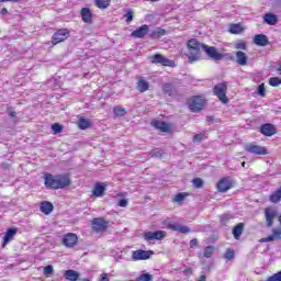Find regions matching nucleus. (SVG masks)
I'll return each mask as SVG.
<instances>
[{
    "label": "nucleus",
    "mask_w": 281,
    "mask_h": 281,
    "mask_svg": "<svg viewBox=\"0 0 281 281\" xmlns=\"http://www.w3.org/2000/svg\"><path fill=\"white\" fill-rule=\"evenodd\" d=\"M187 49H188V60L192 65L193 63H199L201 60V49L206 54L211 60H215L218 63V60H223L225 58V55L221 54L218 49L214 46H210L207 44H203L199 42L196 38H190L187 42Z\"/></svg>",
    "instance_id": "1"
},
{
    "label": "nucleus",
    "mask_w": 281,
    "mask_h": 281,
    "mask_svg": "<svg viewBox=\"0 0 281 281\" xmlns=\"http://www.w3.org/2000/svg\"><path fill=\"white\" fill-rule=\"evenodd\" d=\"M44 186L47 190H65L71 186V176L69 173L63 175H44Z\"/></svg>",
    "instance_id": "2"
},
{
    "label": "nucleus",
    "mask_w": 281,
    "mask_h": 281,
    "mask_svg": "<svg viewBox=\"0 0 281 281\" xmlns=\"http://www.w3.org/2000/svg\"><path fill=\"white\" fill-rule=\"evenodd\" d=\"M188 109L192 113H201L205 109V105L207 104V99H205L204 95H192L187 100Z\"/></svg>",
    "instance_id": "3"
},
{
    "label": "nucleus",
    "mask_w": 281,
    "mask_h": 281,
    "mask_svg": "<svg viewBox=\"0 0 281 281\" xmlns=\"http://www.w3.org/2000/svg\"><path fill=\"white\" fill-rule=\"evenodd\" d=\"M227 81H223L213 87V94L222 102V104H229V98H227Z\"/></svg>",
    "instance_id": "4"
},
{
    "label": "nucleus",
    "mask_w": 281,
    "mask_h": 281,
    "mask_svg": "<svg viewBox=\"0 0 281 281\" xmlns=\"http://www.w3.org/2000/svg\"><path fill=\"white\" fill-rule=\"evenodd\" d=\"M111 224L104 217H94L91 222V227L95 234H104Z\"/></svg>",
    "instance_id": "5"
},
{
    "label": "nucleus",
    "mask_w": 281,
    "mask_h": 281,
    "mask_svg": "<svg viewBox=\"0 0 281 281\" xmlns=\"http://www.w3.org/2000/svg\"><path fill=\"white\" fill-rule=\"evenodd\" d=\"M151 65H161L162 67H177L175 60L168 59L161 54H155L151 56Z\"/></svg>",
    "instance_id": "6"
},
{
    "label": "nucleus",
    "mask_w": 281,
    "mask_h": 281,
    "mask_svg": "<svg viewBox=\"0 0 281 281\" xmlns=\"http://www.w3.org/2000/svg\"><path fill=\"white\" fill-rule=\"evenodd\" d=\"M244 150L246 153H249L250 155H269V150L265 146L256 145V143H250L244 147Z\"/></svg>",
    "instance_id": "7"
},
{
    "label": "nucleus",
    "mask_w": 281,
    "mask_h": 281,
    "mask_svg": "<svg viewBox=\"0 0 281 281\" xmlns=\"http://www.w3.org/2000/svg\"><path fill=\"white\" fill-rule=\"evenodd\" d=\"M263 214L266 220V226L273 227V223L276 222V218H278V210L268 206L263 210Z\"/></svg>",
    "instance_id": "8"
},
{
    "label": "nucleus",
    "mask_w": 281,
    "mask_h": 281,
    "mask_svg": "<svg viewBox=\"0 0 281 281\" xmlns=\"http://www.w3.org/2000/svg\"><path fill=\"white\" fill-rule=\"evenodd\" d=\"M69 30L68 29H59L53 36H52V44L58 45V43H65L69 38Z\"/></svg>",
    "instance_id": "9"
},
{
    "label": "nucleus",
    "mask_w": 281,
    "mask_h": 281,
    "mask_svg": "<svg viewBox=\"0 0 281 281\" xmlns=\"http://www.w3.org/2000/svg\"><path fill=\"white\" fill-rule=\"evenodd\" d=\"M61 243L68 249H74L78 245V235L76 233H67L63 236Z\"/></svg>",
    "instance_id": "10"
},
{
    "label": "nucleus",
    "mask_w": 281,
    "mask_h": 281,
    "mask_svg": "<svg viewBox=\"0 0 281 281\" xmlns=\"http://www.w3.org/2000/svg\"><path fill=\"white\" fill-rule=\"evenodd\" d=\"M234 188V181L229 178H222L216 183V190L217 192H228V190H232Z\"/></svg>",
    "instance_id": "11"
},
{
    "label": "nucleus",
    "mask_w": 281,
    "mask_h": 281,
    "mask_svg": "<svg viewBox=\"0 0 281 281\" xmlns=\"http://www.w3.org/2000/svg\"><path fill=\"white\" fill-rule=\"evenodd\" d=\"M151 126H154V128L157 131H160V133H172V124L165 121L153 120Z\"/></svg>",
    "instance_id": "12"
},
{
    "label": "nucleus",
    "mask_w": 281,
    "mask_h": 281,
    "mask_svg": "<svg viewBox=\"0 0 281 281\" xmlns=\"http://www.w3.org/2000/svg\"><path fill=\"white\" fill-rule=\"evenodd\" d=\"M166 236H168V233L165 231L143 233V238H145V240H164Z\"/></svg>",
    "instance_id": "13"
},
{
    "label": "nucleus",
    "mask_w": 281,
    "mask_h": 281,
    "mask_svg": "<svg viewBox=\"0 0 281 281\" xmlns=\"http://www.w3.org/2000/svg\"><path fill=\"white\" fill-rule=\"evenodd\" d=\"M155 254V251L153 250H143V249H138V250H134L132 254V260H149L150 256H153Z\"/></svg>",
    "instance_id": "14"
},
{
    "label": "nucleus",
    "mask_w": 281,
    "mask_h": 281,
    "mask_svg": "<svg viewBox=\"0 0 281 281\" xmlns=\"http://www.w3.org/2000/svg\"><path fill=\"white\" fill-rule=\"evenodd\" d=\"M260 133L261 135H265V137H273L278 131L276 130V125L271 123H265L260 126Z\"/></svg>",
    "instance_id": "15"
},
{
    "label": "nucleus",
    "mask_w": 281,
    "mask_h": 281,
    "mask_svg": "<svg viewBox=\"0 0 281 281\" xmlns=\"http://www.w3.org/2000/svg\"><path fill=\"white\" fill-rule=\"evenodd\" d=\"M18 232H19V228L16 227L9 228L7 231L5 235L3 236L2 249H5V247H8L10 241L14 240V237L16 236Z\"/></svg>",
    "instance_id": "16"
},
{
    "label": "nucleus",
    "mask_w": 281,
    "mask_h": 281,
    "mask_svg": "<svg viewBox=\"0 0 281 281\" xmlns=\"http://www.w3.org/2000/svg\"><path fill=\"white\" fill-rule=\"evenodd\" d=\"M148 32H150V27L148 26V24H143L142 26L133 31L131 36L132 38H144V36L148 34Z\"/></svg>",
    "instance_id": "17"
},
{
    "label": "nucleus",
    "mask_w": 281,
    "mask_h": 281,
    "mask_svg": "<svg viewBox=\"0 0 281 281\" xmlns=\"http://www.w3.org/2000/svg\"><path fill=\"white\" fill-rule=\"evenodd\" d=\"M150 89V82L146 81V78L138 77L137 83H136V91H139V93H146Z\"/></svg>",
    "instance_id": "18"
},
{
    "label": "nucleus",
    "mask_w": 281,
    "mask_h": 281,
    "mask_svg": "<svg viewBox=\"0 0 281 281\" xmlns=\"http://www.w3.org/2000/svg\"><path fill=\"white\" fill-rule=\"evenodd\" d=\"M236 63L240 67H247L249 65V57H247V54L243 50H237L236 54Z\"/></svg>",
    "instance_id": "19"
},
{
    "label": "nucleus",
    "mask_w": 281,
    "mask_h": 281,
    "mask_svg": "<svg viewBox=\"0 0 281 281\" xmlns=\"http://www.w3.org/2000/svg\"><path fill=\"white\" fill-rule=\"evenodd\" d=\"M80 16H81V21H83L85 23H93V12H91V9L89 8H82L80 10Z\"/></svg>",
    "instance_id": "20"
},
{
    "label": "nucleus",
    "mask_w": 281,
    "mask_h": 281,
    "mask_svg": "<svg viewBox=\"0 0 281 281\" xmlns=\"http://www.w3.org/2000/svg\"><path fill=\"white\" fill-rule=\"evenodd\" d=\"M254 44L258 45V47H267L269 45V37L265 34H256L254 36Z\"/></svg>",
    "instance_id": "21"
},
{
    "label": "nucleus",
    "mask_w": 281,
    "mask_h": 281,
    "mask_svg": "<svg viewBox=\"0 0 281 281\" xmlns=\"http://www.w3.org/2000/svg\"><path fill=\"white\" fill-rule=\"evenodd\" d=\"M104 192H106V184L97 182L92 189L93 196H104Z\"/></svg>",
    "instance_id": "22"
},
{
    "label": "nucleus",
    "mask_w": 281,
    "mask_h": 281,
    "mask_svg": "<svg viewBox=\"0 0 281 281\" xmlns=\"http://www.w3.org/2000/svg\"><path fill=\"white\" fill-rule=\"evenodd\" d=\"M167 229H171L172 232H180V234H190V228L186 225L180 224L169 223L167 225Z\"/></svg>",
    "instance_id": "23"
},
{
    "label": "nucleus",
    "mask_w": 281,
    "mask_h": 281,
    "mask_svg": "<svg viewBox=\"0 0 281 281\" xmlns=\"http://www.w3.org/2000/svg\"><path fill=\"white\" fill-rule=\"evenodd\" d=\"M40 211L47 216L54 212V204L49 201H42L40 203Z\"/></svg>",
    "instance_id": "24"
},
{
    "label": "nucleus",
    "mask_w": 281,
    "mask_h": 281,
    "mask_svg": "<svg viewBox=\"0 0 281 281\" xmlns=\"http://www.w3.org/2000/svg\"><path fill=\"white\" fill-rule=\"evenodd\" d=\"M273 240H281V227L272 229V234L261 239V243H271Z\"/></svg>",
    "instance_id": "25"
},
{
    "label": "nucleus",
    "mask_w": 281,
    "mask_h": 281,
    "mask_svg": "<svg viewBox=\"0 0 281 281\" xmlns=\"http://www.w3.org/2000/svg\"><path fill=\"white\" fill-rule=\"evenodd\" d=\"M162 91L166 95H169V98H175L177 95V88L170 82L162 85Z\"/></svg>",
    "instance_id": "26"
},
{
    "label": "nucleus",
    "mask_w": 281,
    "mask_h": 281,
    "mask_svg": "<svg viewBox=\"0 0 281 281\" xmlns=\"http://www.w3.org/2000/svg\"><path fill=\"white\" fill-rule=\"evenodd\" d=\"M243 232H245L244 223H238L233 227V236L235 240H240V236H243Z\"/></svg>",
    "instance_id": "27"
},
{
    "label": "nucleus",
    "mask_w": 281,
    "mask_h": 281,
    "mask_svg": "<svg viewBox=\"0 0 281 281\" xmlns=\"http://www.w3.org/2000/svg\"><path fill=\"white\" fill-rule=\"evenodd\" d=\"M64 278L68 281H78L80 278V273L76 270H66L64 272Z\"/></svg>",
    "instance_id": "28"
},
{
    "label": "nucleus",
    "mask_w": 281,
    "mask_h": 281,
    "mask_svg": "<svg viewBox=\"0 0 281 281\" xmlns=\"http://www.w3.org/2000/svg\"><path fill=\"white\" fill-rule=\"evenodd\" d=\"M263 21L265 23H267V25H277L278 24V15L273 14V13H266L263 15Z\"/></svg>",
    "instance_id": "29"
},
{
    "label": "nucleus",
    "mask_w": 281,
    "mask_h": 281,
    "mask_svg": "<svg viewBox=\"0 0 281 281\" xmlns=\"http://www.w3.org/2000/svg\"><path fill=\"white\" fill-rule=\"evenodd\" d=\"M270 203L278 204L281 201V187L274 190L269 195Z\"/></svg>",
    "instance_id": "30"
},
{
    "label": "nucleus",
    "mask_w": 281,
    "mask_h": 281,
    "mask_svg": "<svg viewBox=\"0 0 281 281\" xmlns=\"http://www.w3.org/2000/svg\"><path fill=\"white\" fill-rule=\"evenodd\" d=\"M245 32V27H243V23H232L229 25L231 34H243Z\"/></svg>",
    "instance_id": "31"
},
{
    "label": "nucleus",
    "mask_w": 281,
    "mask_h": 281,
    "mask_svg": "<svg viewBox=\"0 0 281 281\" xmlns=\"http://www.w3.org/2000/svg\"><path fill=\"white\" fill-rule=\"evenodd\" d=\"M161 36H166V30L161 27H157L149 34V38H153L154 41L161 38Z\"/></svg>",
    "instance_id": "32"
},
{
    "label": "nucleus",
    "mask_w": 281,
    "mask_h": 281,
    "mask_svg": "<svg viewBox=\"0 0 281 281\" xmlns=\"http://www.w3.org/2000/svg\"><path fill=\"white\" fill-rule=\"evenodd\" d=\"M78 127L81 131H87V128H91V121L89 119L80 117L78 120Z\"/></svg>",
    "instance_id": "33"
},
{
    "label": "nucleus",
    "mask_w": 281,
    "mask_h": 281,
    "mask_svg": "<svg viewBox=\"0 0 281 281\" xmlns=\"http://www.w3.org/2000/svg\"><path fill=\"white\" fill-rule=\"evenodd\" d=\"M94 5H97L99 10H106V8L111 5V0H94Z\"/></svg>",
    "instance_id": "34"
},
{
    "label": "nucleus",
    "mask_w": 281,
    "mask_h": 281,
    "mask_svg": "<svg viewBox=\"0 0 281 281\" xmlns=\"http://www.w3.org/2000/svg\"><path fill=\"white\" fill-rule=\"evenodd\" d=\"M187 196H190V193H188V192L178 193L173 198V203H181V202L186 201Z\"/></svg>",
    "instance_id": "35"
},
{
    "label": "nucleus",
    "mask_w": 281,
    "mask_h": 281,
    "mask_svg": "<svg viewBox=\"0 0 281 281\" xmlns=\"http://www.w3.org/2000/svg\"><path fill=\"white\" fill-rule=\"evenodd\" d=\"M214 251H216V248L214 246H206L204 248L203 257L212 258V256H214Z\"/></svg>",
    "instance_id": "36"
},
{
    "label": "nucleus",
    "mask_w": 281,
    "mask_h": 281,
    "mask_svg": "<svg viewBox=\"0 0 281 281\" xmlns=\"http://www.w3.org/2000/svg\"><path fill=\"white\" fill-rule=\"evenodd\" d=\"M235 49H243L244 52H247V41L238 40L235 43Z\"/></svg>",
    "instance_id": "37"
},
{
    "label": "nucleus",
    "mask_w": 281,
    "mask_h": 281,
    "mask_svg": "<svg viewBox=\"0 0 281 281\" xmlns=\"http://www.w3.org/2000/svg\"><path fill=\"white\" fill-rule=\"evenodd\" d=\"M235 257H236V251L234 250V248H228L224 254L225 260H234Z\"/></svg>",
    "instance_id": "38"
},
{
    "label": "nucleus",
    "mask_w": 281,
    "mask_h": 281,
    "mask_svg": "<svg viewBox=\"0 0 281 281\" xmlns=\"http://www.w3.org/2000/svg\"><path fill=\"white\" fill-rule=\"evenodd\" d=\"M113 113H115V115L117 117H124V115H126V109L120 108V106H114L113 108Z\"/></svg>",
    "instance_id": "39"
},
{
    "label": "nucleus",
    "mask_w": 281,
    "mask_h": 281,
    "mask_svg": "<svg viewBox=\"0 0 281 281\" xmlns=\"http://www.w3.org/2000/svg\"><path fill=\"white\" fill-rule=\"evenodd\" d=\"M257 95H259L260 98H267V89L265 88V83L258 86Z\"/></svg>",
    "instance_id": "40"
},
{
    "label": "nucleus",
    "mask_w": 281,
    "mask_h": 281,
    "mask_svg": "<svg viewBox=\"0 0 281 281\" xmlns=\"http://www.w3.org/2000/svg\"><path fill=\"white\" fill-rule=\"evenodd\" d=\"M44 276L45 278H49V276H54V266L48 265L46 267H44Z\"/></svg>",
    "instance_id": "41"
},
{
    "label": "nucleus",
    "mask_w": 281,
    "mask_h": 281,
    "mask_svg": "<svg viewBox=\"0 0 281 281\" xmlns=\"http://www.w3.org/2000/svg\"><path fill=\"white\" fill-rule=\"evenodd\" d=\"M136 281H153V274H150V273L139 274L137 277Z\"/></svg>",
    "instance_id": "42"
},
{
    "label": "nucleus",
    "mask_w": 281,
    "mask_h": 281,
    "mask_svg": "<svg viewBox=\"0 0 281 281\" xmlns=\"http://www.w3.org/2000/svg\"><path fill=\"white\" fill-rule=\"evenodd\" d=\"M269 85H270V87H280V85H281V79L278 78V77H271V78L269 79Z\"/></svg>",
    "instance_id": "43"
},
{
    "label": "nucleus",
    "mask_w": 281,
    "mask_h": 281,
    "mask_svg": "<svg viewBox=\"0 0 281 281\" xmlns=\"http://www.w3.org/2000/svg\"><path fill=\"white\" fill-rule=\"evenodd\" d=\"M52 131L54 135H58V133H63V125H60L59 123H54L52 125Z\"/></svg>",
    "instance_id": "44"
},
{
    "label": "nucleus",
    "mask_w": 281,
    "mask_h": 281,
    "mask_svg": "<svg viewBox=\"0 0 281 281\" xmlns=\"http://www.w3.org/2000/svg\"><path fill=\"white\" fill-rule=\"evenodd\" d=\"M192 183H193L194 188H198V189L203 188V179H201V178H194L192 180Z\"/></svg>",
    "instance_id": "45"
},
{
    "label": "nucleus",
    "mask_w": 281,
    "mask_h": 281,
    "mask_svg": "<svg viewBox=\"0 0 281 281\" xmlns=\"http://www.w3.org/2000/svg\"><path fill=\"white\" fill-rule=\"evenodd\" d=\"M266 281H281V271L268 277Z\"/></svg>",
    "instance_id": "46"
},
{
    "label": "nucleus",
    "mask_w": 281,
    "mask_h": 281,
    "mask_svg": "<svg viewBox=\"0 0 281 281\" xmlns=\"http://www.w3.org/2000/svg\"><path fill=\"white\" fill-rule=\"evenodd\" d=\"M205 137H207L205 135V133L195 134L193 136V142H203V139H205Z\"/></svg>",
    "instance_id": "47"
},
{
    "label": "nucleus",
    "mask_w": 281,
    "mask_h": 281,
    "mask_svg": "<svg viewBox=\"0 0 281 281\" xmlns=\"http://www.w3.org/2000/svg\"><path fill=\"white\" fill-rule=\"evenodd\" d=\"M126 23H131L133 21V11L128 10L125 14Z\"/></svg>",
    "instance_id": "48"
},
{
    "label": "nucleus",
    "mask_w": 281,
    "mask_h": 281,
    "mask_svg": "<svg viewBox=\"0 0 281 281\" xmlns=\"http://www.w3.org/2000/svg\"><path fill=\"white\" fill-rule=\"evenodd\" d=\"M189 245H190V249H194V247H199V239L196 238L191 239Z\"/></svg>",
    "instance_id": "49"
},
{
    "label": "nucleus",
    "mask_w": 281,
    "mask_h": 281,
    "mask_svg": "<svg viewBox=\"0 0 281 281\" xmlns=\"http://www.w3.org/2000/svg\"><path fill=\"white\" fill-rule=\"evenodd\" d=\"M119 207H126L128 205V200L122 199L117 203Z\"/></svg>",
    "instance_id": "50"
},
{
    "label": "nucleus",
    "mask_w": 281,
    "mask_h": 281,
    "mask_svg": "<svg viewBox=\"0 0 281 281\" xmlns=\"http://www.w3.org/2000/svg\"><path fill=\"white\" fill-rule=\"evenodd\" d=\"M99 281H111L109 279V273H106V272L101 273L100 278H99Z\"/></svg>",
    "instance_id": "51"
},
{
    "label": "nucleus",
    "mask_w": 281,
    "mask_h": 281,
    "mask_svg": "<svg viewBox=\"0 0 281 281\" xmlns=\"http://www.w3.org/2000/svg\"><path fill=\"white\" fill-rule=\"evenodd\" d=\"M0 166H1V168H3L4 170H8V168H10V164H8V162H2Z\"/></svg>",
    "instance_id": "52"
},
{
    "label": "nucleus",
    "mask_w": 281,
    "mask_h": 281,
    "mask_svg": "<svg viewBox=\"0 0 281 281\" xmlns=\"http://www.w3.org/2000/svg\"><path fill=\"white\" fill-rule=\"evenodd\" d=\"M1 14H8V9L7 8H2L1 9Z\"/></svg>",
    "instance_id": "53"
},
{
    "label": "nucleus",
    "mask_w": 281,
    "mask_h": 281,
    "mask_svg": "<svg viewBox=\"0 0 281 281\" xmlns=\"http://www.w3.org/2000/svg\"><path fill=\"white\" fill-rule=\"evenodd\" d=\"M9 115L10 117H16V112H10Z\"/></svg>",
    "instance_id": "54"
},
{
    "label": "nucleus",
    "mask_w": 281,
    "mask_h": 281,
    "mask_svg": "<svg viewBox=\"0 0 281 281\" xmlns=\"http://www.w3.org/2000/svg\"><path fill=\"white\" fill-rule=\"evenodd\" d=\"M199 281H206L205 274H202V276L200 277V280H199Z\"/></svg>",
    "instance_id": "55"
},
{
    "label": "nucleus",
    "mask_w": 281,
    "mask_h": 281,
    "mask_svg": "<svg viewBox=\"0 0 281 281\" xmlns=\"http://www.w3.org/2000/svg\"><path fill=\"white\" fill-rule=\"evenodd\" d=\"M149 1H151L153 3H155V2H157V1H159V0H149Z\"/></svg>",
    "instance_id": "56"
},
{
    "label": "nucleus",
    "mask_w": 281,
    "mask_h": 281,
    "mask_svg": "<svg viewBox=\"0 0 281 281\" xmlns=\"http://www.w3.org/2000/svg\"><path fill=\"white\" fill-rule=\"evenodd\" d=\"M243 168H245V162L241 164Z\"/></svg>",
    "instance_id": "57"
},
{
    "label": "nucleus",
    "mask_w": 281,
    "mask_h": 281,
    "mask_svg": "<svg viewBox=\"0 0 281 281\" xmlns=\"http://www.w3.org/2000/svg\"><path fill=\"white\" fill-rule=\"evenodd\" d=\"M278 71H281V66L279 67Z\"/></svg>",
    "instance_id": "58"
}]
</instances>
